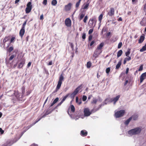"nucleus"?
Returning <instances> with one entry per match:
<instances>
[{
    "instance_id": "58836bf2",
    "label": "nucleus",
    "mask_w": 146,
    "mask_h": 146,
    "mask_svg": "<svg viewBox=\"0 0 146 146\" xmlns=\"http://www.w3.org/2000/svg\"><path fill=\"white\" fill-rule=\"evenodd\" d=\"M82 0H79L76 3V7L77 9H78L80 5V2Z\"/></svg>"
},
{
    "instance_id": "f257e3e1",
    "label": "nucleus",
    "mask_w": 146,
    "mask_h": 146,
    "mask_svg": "<svg viewBox=\"0 0 146 146\" xmlns=\"http://www.w3.org/2000/svg\"><path fill=\"white\" fill-rule=\"evenodd\" d=\"M22 92L19 93L17 91H15L14 94L15 96V98L12 100H16L17 99L19 100H22L23 98L24 97V94L25 92V88L24 87H23L22 89Z\"/></svg>"
},
{
    "instance_id": "6ab92c4d",
    "label": "nucleus",
    "mask_w": 146,
    "mask_h": 146,
    "mask_svg": "<svg viewBox=\"0 0 146 146\" xmlns=\"http://www.w3.org/2000/svg\"><path fill=\"white\" fill-rule=\"evenodd\" d=\"M25 64V60H22L19 64L17 68L19 69L21 68Z\"/></svg>"
},
{
    "instance_id": "c85d7f7f",
    "label": "nucleus",
    "mask_w": 146,
    "mask_h": 146,
    "mask_svg": "<svg viewBox=\"0 0 146 146\" xmlns=\"http://www.w3.org/2000/svg\"><path fill=\"white\" fill-rule=\"evenodd\" d=\"M140 25L142 26H145L146 25V21L143 19L141 21Z\"/></svg>"
},
{
    "instance_id": "6e6d98bb",
    "label": "nucleus",
    "mask_w": 146,
    "mask_h": 146,
    "mask_svg": "<svg viewBox=\"0 0 146 146\" xmlns=\"http://www.w3.org/2000/svg\"><path fill=\"white\" fill-rule=\"evenodd\" d=\"M122 46V42H120L119 43L118 46V48H120Z\"/></svg>"
},
{
    "instance_id": "dca6fc26",
    "label": "nucleus",
    "mask_w": 146,
    "mask_h": 146,
    "mask_svg": "<svg viewBox=\"0 0 146 146\" xmlns=\"http://www.w3.org/2000/svg\"><path fill=\"white\" fill-rule=\"evenodd\" d=\"M72 4L71 3H69L65 6V9L66 11H69L71 8Z\"/></svg>"
},
{
    "instance_id": "8fccbe9b",
    "label": "nucleus",
    "mask_w": 146,
    "mask_h": 146,
    "mask_svg": "<svg viewBox=\"0 0 146 146\" xmlns=\"http://www.w3.org/2000/svg\"><path fill=\"white\" fill-rule=\"evenodd\" d=\"M6 63V64L8 65L9 64V59L8 57H7L5 59Z\"/></svg>"
},
{
    "instance_id": "3c124183",
    "label": "nucleus",
    "mask_w": 146,
    "mask_h": 146,
    "mask_svg": "<svg viewBox=\"0 0 146 146\" xmlns=\"http://www.w3.org/2000/svg\"><path fill=\"white\" fill-rule=\"evenodd\" d=\"M110 70V67H108L106 69V72L107 74H108Z\"/></svg>"
},
{
    "instance_id": "f704fd0d",
    "label": "nucleus",
    "mask_w": 146,
    "mask_h": 146,
    "mask_svg": "<svg viewBox=\"0 0 146 146\" xmlns=\"http://www.w3.org/2000/svg\"><path fill=\"white\" fill-rule=\"evenodd\" d=\"M27 8H32V5H31V2H29L28 3L27 5Z\"/></svg>"
},
{
    "instance_id": "473e14b6",
    "label": "nucleus",
    "mask_w": 146,
    "mask_h": 146,
    "mask_svg": "<svg viewBox=\"0 0 146 146\" xmlns=\"http://www.w3.org/2000/svg\"><path fill=\"white\" fill-rule=\"evenodd\" d=\"M76 102L78 104V105H80L82 103V101L81 100H78V97H76Z\"/></svg>"
},
{
    "instance_id": "e433bc0d",
    "label": "nucleus",
    "mask_w": 146,
    "mask_h": 146,
    "mask_svg": "<svg viewBox=\"0 0 146 146\" xmlns=\"http://www.w3.org/2000/svg\"><path fill=\"white\" fill-rule=\"evenodd\" d=\"M103 15L102 14H101L98 17V20L100 21V23H101L102 19L103 18Z\"/></svg>"
},
{
    "instance_id": "0e129e2a",
    "label": "nucleus",
    "mask_w": 146,
    "mask_h": 146,
    "mask_svg": "<svg viewBox=\"0 0 146 146\" xmlns=\"http://www.w3.org/2000/svg\"><path fill=\"white\" fill-rule=\"evenodd\" d=\"M4 131L2 130L1 128H0V133L1 134H3L4 133Z\"/></svg>"
},
{
    "instance_id": "c756f323",
    "label": "nucleus",
    "mask_w": 146,
    "mask_h": 146,
    "mask_svg": "<svg viewBox=\"0 0 146 146\" xmlns=\"http://www.w3.org/2000/svg\"><path fill=\"white\" fill-rule=\"evenodd\" d=\"M131 49L130 48H128L127 51L125 52V55L126 56H130L129 55L130 53Z\"/></svg>"
},
{
    "instance_id": "49530a36",
    "label": "nucleus",
    "mask_w": 146,
    "mask_h": 146,
    "mask_svg": "<svg viewBox=\"0 0 146 146\" xmlns=\"http://www.w3.org/2000/svg\"><path fill=\"white\" fill-rule=\"evenodd\" d=\"M76 95L73 92L71 94H70V97L71 98L73 99L75 96Z\"/></svg>"
},
{
    "instance_id": "a18cd8bd",
    "label": "nucleus",
    "mask_w": 146,
    "mask_h": 146,
    "mask_svg": "<svg viewBox=\"0 0 146 146\" xmlns=\"http://www.w3.org/2000/svg\"><path fill=\"white\" fill-rule=\"evenodd\" d=\"M88 19V17L87 15H86L84 17V18L83 20V21L84 23H86V21Z\"/></svg>"
},
{
    "instance_id": "ddd939ff",
    "label": "nucleus",
    "mask_w": 146,
    "mask_h": 146,
    "mask_svg": "<svg viewBox=\"0 0 146 146\" xmlns=\"http://www.w3.org/2000/svg\"><path fill=\"white\" fill-rule=\"evenodd\" d=\"M82 84H81L80 85L78 86L73 92L76 95L80 89L82 88Z\"/></svg>"
},
{
    "instance_id": "37998d69",
    "label": "nucleus",
    "mask_w": 146,
    "mask_h": 146,
    "mask_svg": "<svg viewBox=\"0 0 146 146\" xmlns=\"http://www.w3.org/2000/svg\"><path fill=\"white\" fill-rule=\"evenodd\" d=\"M63 102L61 101V102L60 103H58L57 104V105L55 107L54 109H57V108L59 106H60Z\"/></svg>"
},
{
    "instance_id": "9d476101",
    "label": "nucleus",
    "mask_w": 146,
    "mask_h": 146,
    "mask_svg": "<svg viewBox=\"0 0 146 146\" xmlns=\"http://www.w3.org/2000/svg\"><path fill=\"white\" fill-rule=\"evenodd\" d=\"M65 25L67 27H70L71 25V21L70 19L69 18H66L65 21Z\"/></svg>"
},
{
    "instance_id": "6e6552de",
    "label": "nucleus",
    "mask_w": 146,
    "mask_h": 146,
    "mask_svg": "<svg viewBox=\"0 0 146 146\" xmlns=\"http://www.w3.org/2000/svg\"><path fill=\"white\" fill-rule=\"evenodd\" d=\"M102 52V51L101 50H99L96 49L94 52L93 56L96 58Z\"/></svg>"
},
{
    "instance_id": "1a4fd4ad",
    "label": "nucleus",
    "mask_w": 146,
    "mask_h": 146,
    "mask_svg": "<svg viewBox=\"0 0 146 146\" xmlns=\"http://www.w3.org/2000/svg\"><path fill=\"white\" fill-rule=\"evenodd\" d=\"M46 116V114H44L43 115H42L41 117L40 118L38 119V120H37L35 122H34L33 123L31 124L29 126L27 127H26L27 130L29 129L32 126L34 125L36 123L38 122L42 118H43L45 117Z\"/></svg>"
},
{
    "instance_id": "4c0bfd02",
    "label": "nucleus",
    "mask_w": 146,
    "mask_h": 146,
    "mask_svg": "<svg viewBox=\"0 0 146 146\" xmlns=\"http://www.w3.org/2000/svg\"><path fill=\"white\" fill-rule=\"evenodd\" d=\"M57 4V1L56 0H53L51 2V4L52 5L55 6Z\"/></svg>"
},
{
    "instance_id": "39448f33",
    "label": "nucleus",
    "mask_w": 146,
    "mask_h": 146,
    "mask_svg": "<svg viewBox=\"0 0 146 146\" xmlns=\"http://www.w3.org/2000/svg\"><path fill=\"white\" fill-rule=\"evenodd\" d=\"M64 78L63 76V74H61V75L60 76L59 80L58 81L56 89L55 90V91L54 92H57L60 89L62 84V82L64 80Z\"/></svg>"
},
{
    "instance_id": "338daca9",
    "label": "nucleus",
    "mask_w": 146,
    "mask_h": 146,
    "mask_svg": "<svg viewBox=\"0 0 146 146\" xmlns=\"http://www.w3.org/2000/svg\"><path fill=\"white\" fill-rule=\"evenodd\" d=\"M13 46H11L10 47V53L13 50Z\"/></svg>"
},
{
    "instance_id": "cd10ccee",
    "label": "nucleus",
    "mask_w": 146,
    "mask_h": 146,
    "mask_svg": "<svg viewBox=\"0 0 146 146\" xmlns=\"http://www.w3.org/2000/svg\"><path fill=\"white\" fill-rule=\"evenodd\" d=\"M89 5V3H88L85 4L84 3L82 6V9H87Z\"/></svg>"
},
{
    "instance_id": "2f4dec72",
    "label": "nucleus",
    "mask_w": 146,
    "mask_h": 146,
    "mask_svg": "<svg viewBox=\"0 0 146 146\" xmlns=\"http://www.w3.org/2000/svg\"><path fill=\"white\" fill-rule=\"evenodd\" d=\"M131 120V117H130L128 119H127L124 122L125 124V125H127L128 124Z\"/></svg>"
},
{
    "instance_id": "ea45409f",
    "label": "nucleus",
    "mask_w": 146,
    "mask_h": 146,
    "mask_svg": "<svg viewBox=\"0 0 146 146\" xmlns=\"http://www.w3.org/2000/svg\"><path fill=\"white\" fill-rule=\"evenodd\" d=\"M70 94L68 93L65 96L63 97V99H62V101L63 102L67 98V97L70 95Z\"/></svg>"
},
{
    "instance_id": "69168bd1",
    "label": "nucleus",
    "mask_w": 146,
    "mask_h": 146,
    "mask_svg": "<svg viewBox=\"0 0 146 146\" xmlns=\"http://www.w3.org/2000/svg\"><path fill=\"white\" fill-rule=\"evenodd\" d=\"M43 15L42 14L41 15V16H40V20H43Z\"/></svg>"
},
{
    "instance_id": "bb28decb",
    "label": "nucleus",
    "mask_w": 146,
    "mask_h": 146,
    "mask_svg": "<svg viewBox=\"0 0 146 146\" xmlns=\"http://www.w3.org/2000/svg\"><path fill=\"white\" fill-rule=\"evenodd\" d=\"M121 64V61H119L118 63L116 65V69L117 70L120 67Z\"/></svg>"
},
{
    "instance_id": "5fc2aeb1",
    "label": "nucleus",
    "mask_w": 146,
    "mask_h": 146,
    "mask_svg": "<svg viewBox=\"0 0 146 146\" xmlns=\"http://www.w3.org/2000/svg\"><path fill=\"white\" fill-rule=\"evenodd\" d=\"M87 97L86 96H83L82 97V100L83 101H85L87 99Z\"/></svg>"
},
{
    "instance_id": "4468645a",
    "label": "nucleus",
    "mask_w": 146,
    "mask_h": 146,
    "mask_svg": "<svg viewBox=\"0 0 146 146\" xmlns=\"http://www.w3.org/2000/svg\"><path fill=\"white\" fill-rule=\"evenodd\" d=\"M82 84H81L80 85L78 86L73 92L76 95L80 89L82 88Z\"/></svg>"
},
{
    "instance_id": "79ce46f5",
    "label": "nucleus",
    "mask_w": 146,
    "mask_h": 146,
    "mask_svg": "<svg viewBox=\"0 0 146 146\" xmlns=\"http://www.w3.org/2000/svg\"><path fill=\"white\" fill-rule=\"evenodd\" d=\"M71 111L72 112H74L75 110V108L74 106L73 105L71 106Z\"/></svg>"
},
{
    "instance_id": "20e7f679",
    "label": "nucleus",
    "mask_w": 146,
    "mask_h": 146,
    "mask_svg": "<svg viewBox=\"0 0 146 146\" xmlns=\"http://www.w3.org/2000/svg\"><path fill=\"white\" fill-rule=\"evenodd\" d=\"M99 108L97 109L94 108L91 111H90V110L88 108H86L84 109V115L86 116H88L90 115L92 113H94L96 111L98 110Z\"/></svg>"
},
{
    "instance_id": "7c9ffc66",
    "label": "nucleus",
    "mask_w": 146,
    "mask_h": 146,
    "mask_svg": "<svg viewBox=\"0 0 146 146\" xmlns=\"http://www.w3.org/2000/svg\"><path fill=\"white\" fill-rule=\"evenodd\" d=\"M123 53L122 50H119L117 52V58H119L121 56Z\"/></svg>"
},
{
    "instance_id": "c9c22d12",
    "label": "nucleus",
    "mask_w": 146,
    "mask_h": 146,
    "mask_svg": "<svg viewBox=\"0 0 146 146\" xmlns=\"http://www.w3.org/2000/svg\"><path fill=\"white\" fill-rule=\"evenodd\" d=\"M92 65V63L90 61L88 62L87 63L86 67L88 68H90Z\"/></svg>"
},
{
    "instance_id": "412c9836",
    "label": "nucleus",
    "mask_w": 146,
    "mask_h": 146,
    "mask_svg": "<svg viewBox=\"0 0 146 146\" xmlns=\"http://www.w3.org/2000/svg\"><path fill=\"white\" fill-rule=\"evenodd\" d=\"M87 132L85 130H82L81 131L80 135L83 137L86 136L87 135Z\"/></svg>"
},
{
    "instance_id": "b1692460",
    "label": "nucleus",
    "mask_w": 146,
    "mask_h": 146,
    "mask_svg": "<svg viewBox=\"0 0 146 146\" xmlns=\"http://www.w3.org/2000/svg\"><path fill=\"white\" fill-rule=\"evenodd\" d=\"M59 100V98L58 97L56 98L53 101V102L51 104L50 107L52 106L54 104H56Z\"/></svg>"
},
{
    "instance_id": "7ed1b4c3",
    "label": "nucleus",
    "mask_w": 146,
    "mask_h": 146,
    "mask_svg": "<svg viewBox=\"0 0 146 146\" xmlns=\"http://www.w3.org/2000/svg\"><path fill=\"white\" fill-rule=\"evenodd\" d=\"M141 131V128L138 127L129 130L128 133L130 135H133L139 134Z\"/></svg>"
},
{
    "instance_id": "2eb2a0df",
    "label": "nucleus",
    "mask_w": 146,
    "mask_h": 146,
    "mask_svg": "<svg viewBox=\"0 0 146 146\" xmlns=\"http://www.w3.org/2000/svg\"><path fill=\"white\" fill-rule=\"evenodd\" d=\"M114 9L113 8L111 7L110 9V10L109 11L108 13V15L110 16H112L114 15Z\"/></svg>"
},
{
    "instance_id": "c03bdc74",
    "label": "nucleus",
    "mask_w": 146,
    "mask_h": 146,
    "mask_svg": "<svg viewBox=\"0 0 146 146\" xmlns=\"http://www.w3.org/2000/svg\"><path fill=\"white\" fill-rule=\"evenodd\" d=\"M27 21V20H26L24 22V23H23L22 28L25 29V26L26 24V23Z\"/></svg>"
},
{
    "instance_id": "864d4df0",
    "label": "nucleus",
    "mask_w": 146,
    "mask_h": 146,
    "mask_svg": "<svg viewBox=\"0 0 146 146\" xmlns=\"http://www.w3.org/2000/svg\"><path fill=\"white\" fill-rule=\"evenodd\" d=\"M92 35H90L88 37V42L91 41L92 38Z\"/></svg>"
},
{
    "instance_id": "a211bd4d",
    "label": "nucleus",
    "mask_w": 146,
    "mask_h": 146,
    "mask_svg": "<svg viewBox=\"0 0 146 146\" xmlns=\"http://www.w3.org/2000/svg\"><path fill=\"white\" fill-rule=\"evenodd\" d=\"M25 33V29H23L21 28V29L20 30L19 35L21 37V38H22L23 36V35Z\"/></svg>"
},
{
    "instance_id": "680f3d73",
    "label": "nucleus",
    "mask_w": 146,
    "mask_h": 146,
    "mask_svg": "<svg viewBox=\"0 0 146 146\" xmlns=\"http://www.w3.org/2000/svg\"><path fill=\"white\" fill-rule=\"evenodd\" d=\"M86 35L85 33H83L82 34V38L83 39H84L86 38Z\"/></svg>"
},
{
    "instance_id": "de8ad7c7",
    "label": "nucleus",
    "mask_w": 146,
    "mask_h": 146,
    "mask_svg": "<svg viewBox=\"0 0 146 146\" xmlns=\"http://www.w3.org/2000/svg\"><path fill=\"white\" fill-rule=\"evenodd\" d=\"M143 64H141L140 65L139 67V69L138 70L139 71H141L143 70Z\"/></svg>"
},
{
    "instance_id": "4be33fe9",
    "label": "nucleus",
    "mask_w": 146,
    "mask_h": 146,
    "mask_svg": "<svg viewBox=\"0 0 146 146\" xmlns=\"http://www.w3.org/2000/svg\"><path fill=\"white\" fill-rule=\"evenodd\" d=\"M144 39L145 36H144L142 35L141 36L138 40V43H142L144 41Z\"/></svg>"
},
{
    "instance_id": "e2e57ef3",
    "label": "nucleus",
    "mask_w": 146,
    "mask_h": 146,
    "mask_svg": "<svg viewBox=\"0 0 146 146\" xmlns=\"http://www.w3.org/2000/svg\"><path fill=\"white\" fill-rule=\"evenodd\" d=\"M17 141V140L16 139L15 140H14V141H13L12 142V141H11L10 142V144H12L13 143L16 142Z\"/></svg>"
},
{
    "instance_id": "603ef678",
    "label": "nucleus",
    "mask_w": 146,
    "mask_h": 146,
    "mask_svg": "<svg viewBox=\"0 0 146 146\" xmlns=\"http://www.w3.org/2000/svg\"><path fill=\"white\" fill-rule=\"evenodd\" d=\"M69 43L70 44L71 48L72 50H74V45L73 43L72 42H69Z\"/></svg>"
},
{
    "instance_id": "a19ab883",
    "label": "nucleus",
    "mask_w": 146,
    "mask_h": 146,
    "mask_svg": "<svg viewBox=\"0 0 146 146\" xmlns=\"http://www.w3.org/2000/svg\"><path fill=\"white\" fill-rule=\"evenodd\" d=\"M15 37H12L10 40V43H13L15 41Z\"/></svg>"
},
{
    "instance_id": "393cba45",
    "label": "nucleus",
    "mask_w": 146,
    "mask_h": 146,
    "mask_svg": "<svg viewBox=\"0 0 146 146\" xmlns=\"http://www.w3.org/2000/svg\"><path fill=\"white\" fill-rule=\"evenodd\" d=\"M104 43L102 42L97 47L96 49L99 50H101L102 48L104 46Z\"/></svg>"
},
{
    "instance_id": "aec40b11",
    "label": "nucleus",
    "mask_w": 146,
    "mask_h": 146,
    "mask_svg": "<svg viewBox=\"0 0 146 146\" xmlns=\"http://www.w3.org/2000/svg\"><path fill=\"white\" fill-rule=\"evenodd\" d=\"M131 56H127V57L125 58L123 60V64H125L126 62L128 61H129L131 60Z\"/></svg>"
},
{
    "instance_id": "4d7b16f0",
    "label": "nucleus",
    "mask_w": 146,
    "mask_h": 146,
    "mask_svg": "<svg viewBox=\"0 0 146 146\" xmlns=\"http://www.w3.org/2000/svg\"><path fill=\"white\" fill-rule=\"evenodd\" d=\"M95 43V41L94 40L92 41L90 43V46H92Z\"/></svg>"
},
{
    "instance_id": "9b49d317",
    "label": "nucleus",
    "mask_w": 146,
    "mask_h": 146,
    "mask_svg": "<svg viewBox=\"0 0 146 146\" xmlns=\"http://www.w3.org/2000/svg\"><path fill=\"white\" fill-rule=\"evenodd\" d=\"M120 97V96L118 95L115 97L111 98V102H113L114 104H115L116 102L119 100Z\"/></svg>"
},
{
    "instance_id": "13d9d810",
    "label": "nucleus",
    "mask_w": 146,
    "mask_h": 146,
    "mask_svg": "<svg viewBox=\"0 0 146 146\" xmlns=\"http://www.w3.org/2000/svg\"><path fill=\"white\" fill-rule=\"evenodd\" d=\"M94 29H90L88 32V34L90 35L92 33Z\"/></svg>"
},
{
    "instance_id": "f03ea898",
    "label": "nucleus",
    "mask_w": 146,
    "mask_h": 146,
    "mask_svg": "<svg viewBox=\"0 0 146 146\" xmlns=\"http://www.w3.org/2000/svg\"><path fill=\"white\" fill-rule=\"evenodd\" d=\"M4 48L7 50V52H9V36H6L3 41Z\"/></svg>"
},
{
    "instance_id": "774afa93",
    "label": "nucleus",
    "mask_w": 146,
    "mask_h": 146,
    "mask_svg": "<svg viewBox=\"0 0 146 146\" xmlns=\"http://www.w3.org/2000/svg\"><path fill=\"white\" fill-rule=\"evenodd\" d=\"M143 9L144 11L146 10V4L144 5Z\"/></svg>"
},
{
    "instance_id": "f8f14e48",
    "label": "nucleus",
    "mask_w": 146,
    "mask_h": 146,
    "mask_svg": "<svg viewBox=\"0 0 146 146\" xmlns=\"http://www.w3.org/2000/svg\"><path fill=\"white\" fill-rule=\"evenodd\" d=\"M146 78V72L143 73L140 77V82H142Z\"/></svg>"
},
{
    "instance_id": "72a5a7b5",
    "label": "nucleus",
    "mask_w": 146,
    "mask_h": 146,
    "mask_svg": "<svg viewBox=\"0 0 146 146\" xmlns=\"http://www.w3.org/2000/svg\"><path fill=\"white\" fill-rule=\"evenodd\" d=\"M32 9L31 8H26L25 9V12L26 13H29L31 11Z\"/></svg>"
},
{
    "instance_id": "a878e982",
    "label": "nucleus",
    "mask_w": 146,
    "mask_h": 146,
    "mask_svg": "<svg viewBox=\"0 0 146 146\" xmlns=\"http://www.w3.org/2000/svg\"><path fill=\"white\" fill-rule=\"evenodd\" d=\"M131 119H133L134 120H137L138 118V115H132L131 117Z\"/></svg>"
},
{
    "instance_id": "f3484780",
    "label": "nucleus",
    "mask_w": 146,
    "mask_h": 146,
    "mask_svg": "<svg viewBox=\"0 0 146 146\" xmlns=\"http://www.w3.org/2000/svg\"><path fill=\"white\" fill-rule=\"evenodd\" d=\"M17 51L18 50H14L13 51V54L10 57V60H12L16 56Z\"/></svg>"
},
{
    "instance_id": "052dcab7",
    "label": "nucleus",
    "mask_w": 146,
    "mask_h": 146,
    "mask_svg": "<svg viewBox=\"0 0 146 146\" xmlns=\"http://www.w3.org/2000/svg\"><path fill=\"white\" fill-rule=\"evenodd\" d=\"M47 0H44L42 3L43 5H45L47 4Z\"/></svg>"
},
{
    "instance_id": "0eeeda50",
    "label": "nucleus",
    "mask_w": 146,
    "mask_h": 146,
    "mask_svg": "<svg viewBox=\"0 0 146 146\" xmlns=\"http://www.w3.org/2000/svg\"><path fill=\"white\" fill-rule=\"evenodd\" d=\"M125 113V111L124 110L117 111L115 113V116L116 118L120 117L123 116L124 115Z\"/></svg>"
},
{
    "instance_id": "423d86ee",
    "label": "nucleus",
    "mask_w": 146,
    "mask_h": 146,
    "mask_svg": "<svg viewBox=\"0 0 146 146\" xmlns=\"http://www.w3.org/2000/svg\"><path fill=\"white\" fill-rule=\"evenodd\" d=\"M97 21L96 17L95 16L90 19L89 22V24L91 27H94L95 26Z\"/></svg>"
},
{
    "instance_id": "5701e85b",
    "label": "nucleus",
    "mask_w": 146,
    "mask_h": 146,
    "mask_svg": "<svg viewBox=\"0 0 146 146\" xmlns=\"http://www.w3.org/2000/svg\"><path fill=\"white\" fill-rule=\"evenodd\" d=\"M85 15V13H81L79 14V19L80 21L84 17Z\"/></svg>"
},
{
    "instance_id": "09e8293b",
    "label": "nucleus",
    "mask_w": 146,
    "mask_h": 146,
    "mask_svg": "<svg viewBox=\"0 0 146 146\" xmlns=\"http://www.w3.org/2000/svg\"><path fill=\"white\" fill-rule=\"evenodd\" d=\"M97 101L98 100L97 99H94L92 102L91 103L92 104H96L97 102Z\"/></svg>"
},
{
    "instance_id": "bf43d9fd",
    "label": "nucleus",
    "mask_w": 146,
    "mask_h": 146,
    "mask_svg": "<svg viewBox=\"0 0 146 146\" xmlns=\"http://www.w3.org/2000/svg\"><path fill=\"white\" fill-rule=\"evenodd\" d=\"M9 146V142H7L6 143H4L3 146Z\"/></svg>"
}]
</instances>
